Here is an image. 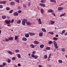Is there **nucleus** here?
Instances as JSON below:
<instances>
[{
    "instance_id": "72a5a7b5",
    "label": "nucleus",
    "mask_w": 67,
    "mask_h": 67,
    "mask_svg": "<svg viewBox=\"0 0 67 67\" xmlns=\"http://www.w3.org/2000/svg\"><path fill=\"white\" fill-rule=\"evenodd\" d=\"M7 60H8L7 62L8 63H10V62H11V60L8 58L7 59Z\"/></svg>"
},
{
    "instance_id": "f3484780",
    "label": "nucleus",
    "mask_w": 67,
    "mask_h": 67,
    "mask_svg": "<svg viewBox=\"0 0 67 67\" xmlns=\"http://www.w3.org/2000/svg\"><path fill=\"white\" fill-rule=\"evenodd\" d=\"M9 40H10L11 41L13 40V38L12 37H9Z\"/></svg>"
},
{
    "instance_id": "9b49d317",
    "label": "nucleus",
    "mask_w": 67,
    "mask_h": 67,
    "mask_svg": "<svg viewBox=\"0 0 67 67\" xmlns=\"http://www.w3.org/2000/svg\"><path fill=\"white\" fill-rule=\"evenodd\" d=\"M22 40L24 41H26L27 39L25 37H24L22 38Z\"/></svg>"
},
{
    "instance_id": "69168bd1",
    "label": "nucleus",
    "mask_w": 67,
    "mask_h": 67,
    "mask_svg": "<svg viewBox=\"0 0 67 67\" xmlns=\"http://www.w3.org/2000/svg\"><path fill=\"white\" fill-rule=\"evenodd\" d=\"M38 67H42V66L41 65H39L38 66Z\"/></svg>"
},
{
    "instance_id": "39448f33",
    "label": "nucleus",
    "mask_w": 67,
    "mask_h": 67,
    "mask_svg": "<svg viewBox=\"0 0 67 67\" xmlns=\"http://www.w3.org/2000/svg\"><path fill=\"white\" fill-rule=\"evenodd\" d=\"M34 44H39L40 43L38 42V41H37L35 40L34 41Z\"/></svg>"
},
{
    "instance_id": "2f4dec72",
    "label": "nucleus",
    "mask_w": 67,
    "mask_h": 67,
    "mask_svg": "<svg viewBox=\"0 0 67 67\" xmlns=\"http://www.w3.org/2000/svg\"><path fill=\"white\" fill-rule=\"evenodd\" d=\"M7 65V63L6 62H3V66H5Z\"/></svg>"
},
{
    "instance_id": "7ed1b4c3",
    "label": "nucleus",
    "mask_w": 67,
    "mask_h": 67,
    "mask_svg": "<svg viewBox=\"0 0 67 67\" xmlns=\"http://www.w3.org/2000/svg\"><path fill=\"white\" fill-rule=\"evenodd\" d=\"M28 34L30 36H34V35H35V33H34L31 32H29L28 33Z\"/></svg>"
},
{
    "instance_id": "a18cd8bd",
    "label": "nucleus",
    "mask_w": 67,
    "mask_h": 67,
    "mask_svg": "<svg viewBox=\"0 0 67 67\" xmlns=\"http://www.w3.org/2000/svg\"><path fill=\"white\" fill-rule=\"evenodd\" d=\"M18 8L19 10H21V7L19 6H18Z\"/></svg>"
},
{
    "instance_id": "aec40b11",
    "label": "nucleus",
    "mask_w": 67,
    "mask_h": 67,
    "mask_svg": "<svg viewBox=\"0 0 67 67\" xmlns=\"http://www.w3.org/2000/svg\"><path fill=\"white\" fill-rule=\"evenodd\" d=\"M22 24L23 25H25L26 24L25 23L24 21H23V20L22 21Z\"/></svg>"
},
{
    "instance_id": "dca6fc26",
    "label": "nucleus",
    "mask_w": 67,
    "mask_h": 67,
    "mask_svg": "<svg viewBox=\"0 0 67 67\" xmlns=\"http://www.w3.org/2000/svg\"><path fill=\"white\" fill-rule=\"evenodd\" d=\"M21 20H18V21L17 22V24H20L21 23Z\"/></svg>"
},
{
    "instance_id": "b1692460",
    "label": "nucleus",
    "mask_w": 67,
    "mask_h": 67,
    "mask_svg": "<svg viewBox=\"0 0 67 67\" xmlns=\"http://www.w3.org/2000/svg\"><path fill=\"white\" fill-rule=\"evenodd\" d=\"M23 21L25 22V23H26L27 22V20L26 19H24L23 20Z\"/></svg>"
},
{
    "instance_id": "c756f323",
    "label": "nucleus",
    "mask_w": 67,
    "mask_h": 67,
    "mask_svg": "<svg viewBox=\"0 0 67 67\" xmlns=\"http://www.w3.org/2000/svg\"><path fill=\"white\" fill-rule=\"evenodd\" d=\"M66 15V13H64L62 14L60 16V17H61L62 16H64V15Z\"/></svg>"
},
{
    "instance_id": "a878e982",
    "label": "nucleus",
    "mask_w": 67,
    "mask_h": 67,
    "mask_svg": "<svg viewBox=\"0 0 67 67\" xmlns=\"http://www.w3.org/2000/svg\"><path fill=\"white\" fill-rule=\"evenodd\" d=\"M48 33V34H51V35H54V32H53L52 31L49 32Z\"/></svg>"
},
{
    "instance_id": "13d9d810",
    "label": "nucleus",
    "mask_w": 67,
    "mask_h": 67,
    "mask_svg": "<svg viewBox=\"0 0 67 67\" xmlns=\"http://www.w3.org/2000/svg\"><path fill=\"white\" fill-rule=\"evenodd\" d=\"M64 35L65 36H66V35H67V32H66L64 34Z\"/></svg>"
},
{
    "instance_id": "864d4df0",
    "label": "nucleus",
    "mask_w": 67,
    "mask_h": 67,
    "mask_svg": "<svg viewBox=\"0 0 67 67\" xmlns=\"http://www.w3.org/2000/svg\"><path fill=\"white\" fill-rule=\"evenodd\" d=\"M35 55L34 54H32L31 55V56L32 57H33L34 58V57H35Z\"/></svg>"
},
{
    "instance_id": "5fc2aeb1",
    "label": "nucleus",
    "mask_w": 67,
    "mask_h": 67,
    "mask_svg": "<svg viewBox=\"0 0 67 67\" xmlns=\"http://www.w3.org/2000/svg\"><path fill=\"white\" fill-rule=\"evenodd\" d=\"M16 2H18V3H19V0H15Z\"/></svg>"
},
{
    "instance_id": "20e7f679",
    "label": "nucleus",
    "mask_w": 67,
    "mask_h": 67,
    "mask_svg": "<svg viewBox=\"0 0 67 67\" xmlns=\"http://www.w3.org/2000/svg\"><path fill=\"white\" fill-rule=\"evenodd\" d=\"M39 5H40L41 7H46V5H45V4L42 3H40Z\"/></svg>"
},
{
    "instance_id": "2eb2a0df",
    "label": "nucleus",
    "mask_w": 67,
    "mask_h": 67,
    "mask_svg": "<svg viewBox=\"0 0 67 67\" xmlns=\"http://www.w3.org/2000/svg\"><path fill=\"white\" fill-rule=\"evenodd\" d=\"M42 31H43V32H44V33H45L46 32V30H45V29L44 28H42L41 29Z\"/></svg>"
},
{
    "instance_id": "7c9ffc66",
    "label": "nucleus",
    "mask_w": 67,
    "mask_h": 67,
    "mask_svg": "<svg viewBox=\"0 0 67 67\" xmlns=\"http://www.w3.org/2000/svg\"><path fill=\"white\" fill-rule=\"evenodd\" d=\"M30 46H31V48H34L35 47L34 46V45L33 44H31L30 45Z\"/></svg>"
},
{
    "instance_id": "49530a36",
    "label": "nucleus",
    "mask_w": 67,
    "mask_h": 67,
    "mask_svg": "<svg viewBox=\"0 0 67 67\" xmlns=\"http://www.w3.org/2000/svg\"><path fill=\"white\" fill-rule=\"evenodd\" d=\"M35 53H36V51H33L32 52V54H34Z\"/></svg>"
},
{
    "instance_id": "ddd939ff",
    "label": "nucleus",
    "mask_w": 67,
    "mask_h": 67,
    "mask_svg": "<svg viewBox=\"0 0 67 67\" xmlns=\"http://www.w3.org/2000/svg\"><path fill=\"white\" fill-rule=\"evenodd\" d=\"M48 12H53V10L52 9H50L48 10Z\"/></svg>"
},
{
    "instance_id": "412c9836",
    "label": "nucleus",
    "mask_w": 67,
    "mask_h": 67,
    "mask_svg": "<svg viewBox=\"0 0 67 67\" xmlns=\"http://www.w3.org/2000/svg\"><path fill=\"white\" fill-rule=\"evenodd\" d=\"M65 33V30H63L62 32V33H61L62 35H63L64 33Z\"/></svg>"
},
{
    "instance_id": "a211bd4d",
    "label": "nucleus",
    "mask_w": 67,
    "mask_h": 67,
    "mask_svg": "<svg viewBox=\"0 0 67 67\" xmlns=\"http://www.w3.org/2000/svg\"><path fill=\"white\" fill-rule=\"evenodd\" d=\"M10 4L12 5H13H13H14V2H11L10 3Z\"/></svg>"
},
{
    "instance_id": "603ef678",
    "label": "nucleus",
    "mask_w": 67,
    "mask_h": 67,
    "mask_svg": "<svg viewBox=\"0 0 67 67\" xmlns=\"http://www.w3.org/2000/svg\"><path fill=\"white\" fill-rule=\"evenodd\" d=\"M18 67H20L21 66V64L18 63Z\"/></svg>"
},
{
    "instance_id": "f704fd0d",
    "label": "nucleus",
    "mask_w": 67,
    "mask_h": 67,
    "mask_svg": "<svg viewBox=\"0 0 67 67\" xmlns=\"http://www.w3.org/2000/svg\"><path fill=\"white\" fill-rule=\"evenodd\" d=\"M45 2H46L45 0H41V3H44Z\"/></svg>"
},
{
    "instance_id": "423d86ee",
    "label": "nucleus",
    "mask_w": 67,
    "mask_h": 67,
    "mask_svg": "<svg viewBox=\"0 0 67 67\" xmlns=\"http://www.w3.org/2000/svg\"><path fill=\"white\" fill-rule=\"evenodd\" d=\"M63 9L64 7H60L58 8V10H63Z\"/></svg>"
},
{
    "instance_id": "3c124183",
    "label": "nucleus",
    "mask_w": 67,
    "mask_h": 67,
    "mask_svg": "<svg viewBox=\"0 0 67 67\" xmlns=\"http://www.w3.org/2000/svg\"><path fill=\"white\" fill-rule=\"evenodd\" d=\"M52 15H53L54 16H56L55 14V13H52Z\"/></svg>"
},
{
    "instance_id": "e433bc0d",
    "label": "nucleus",
    "mask_w": 67,
    "mask_h": 67,
    "mask_svg": "<svg viewBox=\"0 0 67 67\" xmlns=\"http://www.w3.org/2000/svg\"><path fill=\"white\" fill-rule=\"evenodd\" d=\"M44 59H47V55H45L44 56Z\"/></svg>"
},
{
    "instance_id": "e2e57ef3",
    "label": "nucleus",
    "mask_w": 67,
    "mask_h": 67,
    "mask_svg": "<svg viewBox=\"0 0 67 67\" xmlns=\"http://www.w3.org/2000/svg\"><path fill=\"white\" fill-rule=\"evenodd\" d=\"M55 37H58V35H55Z\"/></svg>"
},
{
    "instance_id": "cd10ccee",
    "label": "nucleus",
    "mask_w": 67,
    "mask_h": 67,
    "mask_svg": "<svg viewBox=\"0 0 67 67\" xmlns=\"http://www.w3.org/2000/svg\"><path fill=\"white\" fill-rule=\"evenodd\" d=\"M40 47L41 48H42L44 47V45L43 44H41L40 45Z\"/></svg>"
},
{
    "instance_id": "f8f14e48",
    "label": "nucleus",
    "mask_w": 67,
    "mask_h": 67,
    "mask_svg": "<svg viewBox=\"0 0 67 67\" xmlns=\"http://www.w3.org/2000/svg\"><path fill=\"white\" fill-rule=\"evenodd\" d=\"M50 22H51V24H54L55 23V21H53L51 20L50 21Z\"/></svg>"
},
{
    "instance_id": "4c0bfd02",
    "label": "nucleus",
    "mask_w": 67,
    "mask_h": 67,
    "mask_svg": "<svg viewBox=\"0 0 67 67\" xmlns=\"http://www.w3.org/2000/svg\"><path fill=\"white\" fill-rule=\"evenodd\" d=\"M6 18V17L5 16H3L2 17V18L3 19H5Z\"/></svg>"
},
{
    "instance_id": "338daca9",
    "label": "nucleus",
    "mask_w": 67,
    "mask_h": 67,
    "mask_svg": "<svg viewBox=\"0 0 67 67\" xmlns=\"http://www.w3.org/2000/svg\"><path fill=\"white\" fill-rule=\"evenodd\" d=\"M48 61H50V60H51V59H50L49 58H48L47 59Z\"/></svg>"
},
{
    "instance_id": "a19ab883",
    "label": "nucleus",
    "mask_w": 67,
    "mask_h": 67,
    "mask_svg": "<svg viewBox=\"0 0 67 67\" xmlns=\"http://www.w3.org/2000/svg\"><path fill=\"white\" fill-rule=\"evenodd\" d=\"M5 42H9V39H7V38H5Z\"/></svg>"
},
{
    "instance_id": "8fccbe9b",
    "label": "nucleus",
    "mask_w": 67,
    "mask_h": 67,
    "mask_svg": "<svg viewBox=\"0 0 67 67\" xmlns=\"http://www.w3.org/2000/svg\"><path fill=\"white\" fill-rule=\"evenodd\" d=\"M15 52L16 53H19V50H15Z\"/></svg>"
},
{
    "instance_id": "c9c22d12",
    "label": "nucleus",
    "mask_w": 67,
    "mask_h": 67,
    "mask_svg": "<svg viewBox=\"0 0 67 67\" xmlns=\"http://www.w3.org/2000/svg\"><path fill=\"white\" fill-rule=\"evenodd\" d=\"M6 10H7V11H9V10H10V8L8 7H6Z\"/></svg>"
},
{
    "instance_id": "6ab92c4d",
    "label": "nucleus",
    "mask_w": 67,
    "mask_h": 67,
    "mask_svg": "<svg viewBox=\"0 0 67 67\" xmlns=\"http://www.w3.org/2000/svg\"><path fill=\"white\" fill-rule=\"evenodd\" d=\"M2 4H5L7 3V1H2L1 2Z\"/></svg>"
},
{
    "instance_id": "79ce46f5",
    "label": "nucleus",
    "mask_w": 67,
    "mask_h": 67,
    "mask_svg": "<svg viewBox=\"0 0 67 67\" xmlns=\"http://www.w3.org/2000/svg\"><path fill=\"white\" fill-rule=\"evenodd\" d=\"M13 10H11L9 12V13H12V12H13Z\"/></svg>"
},
{
    "instance_id": "09e8293b",
    "label": "nucleus",
    "mask_w": 67,
    "mask_h": 67,
    "mask_svg": "<svg viewBox=\"0 0 67 67\" xmlns=\"http://www.w3.org/2000/svg\"><path fill=\"white\" fill-rule=\"evenodd\" d=\"M34 58L35 59H37V55H35Z\"/></svg>"
},
{
    "instance_id": "58836bf2",
    "label": "nucleus",
    "mask_w": 67,
    "mask_h": 67,
    "mask_svg": "<svg viewBox=\"0 0 67 67\" xmlns=\"http://www.w3.org/2000/svg\"><path fill=\"white\" fill-rule=\"evenodd\" d=\"M18 57L19 58H21V55H20V54H18Z\"/></svg>"
},
{
    "instance_id": "de8ad7c7",
    "label": "nucleus",
    "mask_w": 67,
    "mask_h": 67,
    "mask_svg": "<svg viewBox=\"0 0 67 67\" xmlns=\"http://www.w3.org/2000/svg\"><path fill=\"white\" fill-rule=\"evenodd\" d=\"M18 12L19 13H21L22 12V10H18Z\"/></svg>"
},
{
    "instance_id": "473e14b6",
    "label": "nucleus",
    "mask_w": 67,
    "mask_h": 67,
    "mask_svg": "<svg viewBox=\"0 0 67 67\" xmlns=\"http://www.w3.org/2000/svg\"><path fill=\"white\" fill-rule=\"evenodd\" d=\"M53 43V41H50L48 42V44L50 45V44H52Z\"/></svg>"
},
{
    "instance_id": "4be33fe9",
    "label": "nucleus",
    "mask_w": 67,
    "mask_h": 67,
    "mask_svg": "<svg viewBox=\"0 0 67 67\" xmlns=\"http://www.w3.org/2000/svg\"><path fill=\"white\" fill-rule=\"evenodd\" d=\"M53 40L54 41H57L58 40V38H56V37H54L53 38Z\"/></svg>"
},
{
    "instance_id": "c03bdc74",
    "label": "nucleus",
    "mask_w": 67,
    "mask_h": 67,
    "mask_svg": "<svg viewBox=\"0 0 67 67\" xmlns=\"http://www.w3.org/2000/svg\"><path fill=\"white\" fill-rule=\"evenodd\" d=\"M12 60H15V57H13L12 58Z\"/></svg>"
},
{
    "instance_id": "6e6552de",
    "label": "nucleus",
    "mask_w": 67,
    "mask_h": 67,
    "mask_svg": "<svg viewBox=\"0 0 67 67\" xmlns=\"http://www.w3.org/2000/svg\"><path fill=\"white\" fill-rule=\"evenodd\" d=\"M43 32L42 31H41L39 34L40 36H43Z\"/></svg>"
},
{
    "instance_id": "bb28decb",
    "label": "nucleus",
    "mask_w": 67,
    "mask_h": 67,
    "mask_svg": "<svg viewBox=\"0 0 67 67\" xmlns=\"http://www.w3.org/2000/svg\"><path fill=\"white\" fill-rule=\"evenodd\" d=\"M46 50H50V49H51V48L50 47H48L46 48Z\"/></svg>"
},
{
    "instance_id": "0eeeda50",
    "label": "nucleus",
    "mask_w": 67,
    "mask_h": 67,
    "mask_svg": "<svg viewBox=\"0 0 67 67\" xmlns=\"http://www.w3.org/2000/svg\"><path fill=\"white\" fill-rule=\"evenodd\" d=\"M13 14L15 16H18L19 15V13L16 12H14Z\"/></svg>"
},
{
    "instance_id": "6e6d98bb",
    "label": "nucleus",
    "mask_w": 67,
    "mask_h": 67,
    "mask_svg": "<svg viewBox=\"0 0 67 67\" xmlns=\"http://www.w3.org/2000/svg\"><path fill=\"white\" fill-rule=\"evenodd\" d=\"M2 8H3V7L2 6V5H0V8H1V9H2Z\"/></svg>"
},
{
    "instance_id": "0e129e2a",
    "label": "nucleus",
    "mask_w": 67,
    "mask_h": 67,
    "mask_svg": "<svg viewBox=\"0 0 67 67\" xmlns=\"http://www.w3.org/2000/svg\"><path fill=\"white\" fill-rule=\"evenodd\" d=\"M39 24H42V21H39Z\"/></svg>"
},
{
    "instance_id": "c85d7f7f",
    "label": "nucleus",
    "mask_w": 67,
    "mask_h": 67,
    "mask_svg": "<svg viewBox=\"0 0 67 67\" xmlns=\"http://www.w3.org/2000/svg\"><path fill=\"white\" fill-rule=\"evenodd\" d=\"M8 54H10L11 55H12V52L10 51H8Z\"/></svg>"
},
{
    "instance_id": "f257e3e1",
    "label": "nucleus",
    "mask_w": 67,
    "mask_h": 67,
    "mask_svg": "<svg viewBox=\"0 0 67 67\" xmlns=\"http://www.w3.org/2000/svg\"><path fill=\"white\" fill-rule=\"evenodd\" d=\"M53 43L54 44V46H55V47L56 48H58V47L57 46V43H56L55 41H53Z\"/></svg>"
},
{
    "instance_id": "bf43d9fd",
    "label": "nucleus",
    "mask_w": 67,
    "mask_h": 67,
    "mask_svg": "<svg viewBox=\"0 0 67 67\" xmlns=\"http://www.w3.org/2000/svg\"><path fill=\"white\" fill-rule=\"evenodd\" d=\"M38 21L39 22H40V21H41V19L39 18L38 19Z\"/></svg>"
},
{
    "instance_id": "9d476101",
    "label": "nucleus",
    "mask_w": 67,
    "mask_h": 67,
    "mask_svg": "<svg viewBox=\"0 0 67 67\" xmlns=\"http://www.w3.org/2000/svg\"><path fill=\"white\" fill-rule=\"evenodd\" d=\"M29 35L28 34H26L25 35V36L26 37H27V38H28V37H29Z\"/></svg>"
},
{
    "instance_id": "393cba45",
    "label": "nucleus",
    "mask_w": 67,
    "mask_h": 67,
    "mask_svg": "<svg viewBox=\"0 0 67 67\" xmlns=\"http://www.w3.org/2000/svg\"><path fill=\"white\" fill-rule=\"evenodd\" d=\"M58 62L59 63H60V64H62V63H63V61H62V60L59 59L58 60Z\"/></svg>"
},
{
    "instance_id": "680f3d73",
    "label": "nucleus",
    "mask_w": 67,
    "mask_h": 67,
    "mask_svg": "<svg viewBox=\"0 0 67 67\" xmlns=\"http://www.w3.org/2000/svg\"><path fill=\"white\" fill-rule=\"evenodd\" d=\"M3 66L2 64H1L0 65V67H3Z\"/></svg>"
},
{
    "instance_id": "774afa93",
    "label": "nucleus",
    "mask_w": 67,
    "mask_h": 67,
    "mask_svg": "<svg viewBox=\"0 0 67 67\" xmlns=\"http://www.w3.org/2000/svg\"><path fill=\"white\" fill-rule=\"evenodd\" d=\"M51 55H52V53H50V54H49V56L51 57Z\"/></svg>"
},
{
    "instance_id": "1a4fd4ad",
    "label": "nucleus",
    "mask_w": 67,
    "mask_h": 67,
    "mask_svg": "<svg viewBox=\"0 0 67 67\" xmlns=\"http://www.w3.org/2000/svg\"><path fill=\"white\" fill-rule=\"evenodd\" d=\"M40 12L42 14H43V13H44V10L43 9H41L40 10Z\"/></svg>"
},
{
    "instance_id": "5701e85b",
    "label": "nucleus",
    "mask_w": 67,
    "mask_h": 67,
    "mask_svg": "<svg viewBox=\"0 0 67 67\" xmlns=\"http://www.w3.org/2000/svg\"><path fill=\"white\" fill-rule=\"evenodd\" d=\"M26 24L27 25H31V23L30 22H27L26 23Z\"/></svg>"
},
{
    "instance_id": "4d7b16f0",
    "label": "nucleus",
    "mask_w": 67,
    "mask_h": 67,
    "mask_svg": "<svg viewBox=\"0 0 67 67\" xmlns=\"http://www.w3.org/2000/svg\"><path fill=\"white\" fill-rule=\"evenodd\" d=\"M14 22V19H12L11 21V23H13Z\"/></svg>"
},
{
    "instance_id": "f03ea898",
    "label": "nucleus",
    "mask_w": 67,
    "mask_h": 67,
    "mask_svg": "<svg viewBox=\"0 0 67 67\" xmlns=\"http://www.w3.org/2000/svg\"><path fill=\"white\" fill-rule=\"evenodd\" d=\"M5 22L6 24H10V23H11V20H6L5 21Z\"/></svg>"
},
{
    "instance_id": "ea45409f",
    "label": "nucleus",
    "mask_w": 67,
    "mask_h": 67,
    "mask_svg": "<svg viewBox=\"0 0 67 67\" xmlns=\"http://www.w3.org/2000/svg\"><path fill=\"white\" fill-rule=\"evenodd\" d=\"M61 50L63 52H65V48H62Z\"/></svg>"
},
{
    "instance_id": "37998d69",
    "label": "nucleus",
    "mask_w": 67,
    "mask_h": 67,
    "mask_svg": "<svg viewBox=\"0 0 67 67\" xmlns=\"http://www.w3.org/2000/svg\"><path fill=\"white\" fill-rule=\"evenodd\" d=\"M15 40H18V36H15Z\"/></svg>"
},
{
    "instance_id": "4468645a",
    "label": "nucleus",
    "mask_w": 67,
    "mask_h": 67,
    "mask_svg": "<svg viewBox=\"0 0 67 67\" xmlns=\"http://www.w3.org/2000/svg\"><path fill=\"white\" fill-rule=\"evenodd\" d=\"M50 1L51 2H54V3H56V0H50Z\"/></svg>"
},
{
    "instance_id": "052dcab7",
    "label": "nucleus",
    "mask_w": 67,
    "mask_h": 67,
    "mask_svg": "<svg viewBox=\"0 0 67 67\" xmlns=\"http://www.w3.org/2000/svg\"><path fill=\"white\" fill-rule=\"evenodd\" d=\"M28 5L29 6H30L31 5V3H28Z\"/></svg>"
}]
</instances>
